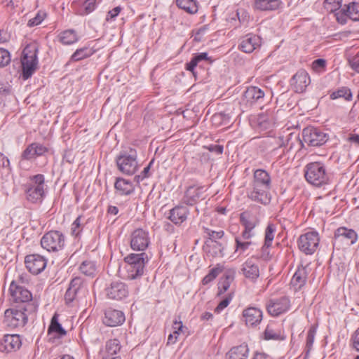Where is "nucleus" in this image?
<instances>
[{"label": "nucleus", "mask_w": 359, "mask_h": 359, "mask_svg": "<svg viewBox=\"0 0 359 359\" xmlns=\"http://www.w3.org/2000/svg\"><path fill=\"white\" fill-rule=\"evenodd\" d=\"M304 177L309 184L316 187L328 184L330 181V174L325 163L320 161L308 163L304 168Z\"/></svg>", "instance_id": "obj_1"}, {"label": "nucleus", "mask_w": 359, "mask_h": 359, "mask_svg": "<svg viewBox=\"0 0 359 359\" xmlns=\"http://www.w3.org/2000/svg\"><path fill=\"white\" fill-rule=\"evenodd\" d=\"M148 256L144 252L130 254L124 258L127 264V277L130 280L136 279L144 273V266L148 262Z\"/></svg>", "instance_id": "obj_2"}, {"label": "nucleus", "mask_w": 359, "mask_h": 359, "mask_svg": "<svg viewBox=\"0 0 359 359\" xmlns=\"http://www.w3.org/2000/svg\"><path fill=\"white\" fill-rule=\"evenodd\" d=\"M38 50L34 46L27 45L23 50L21 59L22 73V77L24 80L30 78L37 68Z\"/></svg>", "instance_id": "obj_3"}, {"label": "nucleus", "mask_w": 359, "mask_h": 359, "mask_svg": "<svg viewBox=\"0 0 359 359\" xmlns=\"http://www.w3.org/2000/svg\"><path fill=\"white\" fill-rule=\"evenodd\" d=\"M118 169L127 175H133L137 170V152L130 149L129 153L121 152L116 159Z\"/></svg>", "instance_id": "obj_4"}, {"label": "nucleus", "mask_w": 359, "mask_h": 359, "mask_svg": "<svg viewBox=\"0 0 359 359\" xmlns=\"http://www.w3.org/2000/svg\"><path fill=\"white\" fill-rule=\"evenodd\" d=\"M32 183L25 190L27 199L32 203L41 202L44 196L43 175L37 174L30 177Z\"/></svg>", "instance_id": "obj_5"}, {"label": "nucleus", "mask_w": 359, "mask_h": 359, "mask_svg": "<svg viewBox=\"0 0 359 359\" xmlns=\"http://www.w3.org/2000/svg\"><path fill=\"white\" fill-rule=\"evenodd\" d=\"M65 243L64 234L59 231H50L41 239V247L48 252H58L63 249Z\"/></svg>", "instance_id": "obj_6"}, {"label": "nucleus", "mask_w": 359, "mask_h": 359, "mask_svg": "<svg viewBox=\"0 0 359 359\" xmlns=\"http://www.w3.org/2000/svg\"><path fill=\"white\" fill-rule=\"evenodd\" d=\"M25 307L8 309L4 312V323L9 328L22 327L27 322V316L25 313Z\"/></svg>", "instance_id": "obj_7"}, {"label": "nucleus", "mask_w": 359, "mask_h": 359, "mask_svg": "<svg viewBox=\"0 0 359 359\" xmlns=\"http://www.w3.org/2000/svg\"><path fill=\"white\" fill-rule=\"evenodd\" d=\"M336 20L341 25H345L348 19L353 21H359V3L351 2L343 6L339 11L335 13Z\"/></svg>", "instance_id": "obj_8"}, {"label": "nucleus", "mask_w": 359, "mask_h": 359, "mask_svg": "<svg viewBox=\"0 0 359 359\" xmlns=\"http://www.w3.org/2000/svg\"><path fill=\"white\" fill-rule=\"evenodd\" d=\"M320 238L316 231H309L300 236L298 240L299 250L306 255H312L317 250Z\"/></svg>", "instance_id": "obj_9"}, {"label": "nucleus", "mask_w": 359, "mask_h": 359, "mask_svg": "<svg viewBox=\"0 0 359 359\" xmlns=\"http://www.w3.org/2000/svg\"><path fill=\"white\" fill-rule=\"evenodd\" d=\"M304 142L311 147H319L327 141V135L315 127H306L302 131Z\"/></svg>", "instance_id": "obj_10"}, {"label": "nucleus", "mask_w": 359, "mask_h": 359, "mask_svg": "<svg viewBox=\"0 0 359 359\" xmlns=\"http://www.w3.org/2000/svg\"><path fill=\"white\" fill-rule=\"evenodd\" d=\"M241 224L245 229L241 233L243 240H248L254 236L252 230L259 224V219L257 215L250 212L245 211L240 215Z\"/></svg>", "instance_id": "obj_11"}, {"label": "nucleus", "mask_w": 359, "mask_h": 359, "mask_svg": "<svg viewBox=\"0 0 359 359\" xmlns=\"http://www.w3.org/2000/svg\"><path fill=\"white\" fill-rule=\"evenodd\" d=\"M291 306L290 299L287 296L270 299L266 304L269 315L276 317L288 311Z\"/></svg>", "instance_id": "obj_12"}, {"label": "nucleus", "mask_w": 359, "mask_h": 359, "mask_svg": "<svg viewBox=\"0 0 359 359\" xmlns=\"http://www.w3.org/2000/svg\"><path fill=\"white\" fill-rule=\"evenodd\" d=\"M150 243L149 232L139 228L134 230L130 235V247L133 250L144 251Z\"/></svg>", "instance_id": "obj_13"}, {"label": "nucleus", "mask_w": 359, "mask_h": 359, "mask_svg": "<svg viewBox=\"0 0 359 359\" xmlns=\"http://www.w3.org/2000/svg\"><path fill=\"white\" fill-rule=\"evenodd\" d=\"M205 191L203 186H189L184 194L181 200L182 204L193 206L200 200L205 198L203 194Z\"/></svg>", "instance_id": "obj_14"}, {"label": "nucleus", "mask_w": 359, "mask_h": 359, "mask_svg": "<svg viewBox=\"0 0 359 359\" xmlns=\"http://www.w3.org/2000/svg\"><path fill=\"white\" fill-rule=\"evenodd\" d=\"M264 93L259 88L250 86L247 88L241 99V104L246 108L252 107L255 104H262L264 101Z\"/></svg>", "instance_id": "obj_15"}, {"label": "nucleus", "mask_w": 359, "mask_h": 359, "mask_svg": "<svg viewBox=\"0 0 359 359\" xmlns=\"http://www.w3.org/2000/svg\"><path fill=\"white\" fill-rule=\"evenodd\" d=\"M252 189L248 192V196L252 201L263 204H269L271 201L269 190L271 187L260 184H252Z\"/></svg>", "instance_id": "obj_16"}, {"label": "nucleus", "mask_w": 359, "mask_h": 359, "mask_svg": "<svg viewBox=\"0 0 359 359\" xmlns=\"http://www.w3.org/2000/svg\"><path fill=\"white\" fill-rule=\"evenodd\" d=\"M25 264L30 273L37 275L45 269L47 259L39 254H32L25 257Z\"/></svg>", "instance_id": "obj_17"}, {"label": "nucleus", "mask_w": 359, "mask_h": 359, "mask_svg": "<svg viewBox=\"0 0 359 359\" xmlns=\"http://www.w3.org/2000/svg\"><path fill=\"white\" fill-rule=\"evenodd\" d=\"M85 291L86 288L83 285V279L80 277H75L71 280L65 292V300L66 303H72L80 294L84 293Z\"/></svg>", "instance_id": "obj_18"}, {"label": "nucleus", "mask_w": 359, "mask_h": 359, "mask_svg": "<svg viewBox=\"0 0 359 359\" xmlns=\"http://www.w3.org/2000/svg\"><path fill=\"white\" fill-rule=\"evenodd\" d=\"M311 80L309 74L304 69H299L292 77L290 85L294 92L302 93L304 92L310 84Z\"/></svg>", "instance_id": "obj_19"}, {"label": "nucleus", "mask_w": 359, "mask_h": 359, "mask_svg": "<svg viewBox=\"0 0 359 359\" xmlns=\"http://www.w3.org/2000/svg\"><path fill=\"white\" fill-rule=\"evenodd\" d=\"M48 151V149L43 144L39 142L29 144L22 152L21 161H32L37 157L41 156Z\"/></svg>", "instance_id": "obj_20"}, {"label": "nucleus", "mask_w": 359, "mask_h": 359, "mask_svg": "<svg viewBox=\"0 0 359 359\" xmlns=\"http://www.w3.org/2000/svg\"><path fill=\"white\" fill-rule=\"evenodd\" d=\"M10 293L13 302L16 303H28L32 300V294L29 290L17 285L14 281L11 283Z\"/></svg>", "instance_id": "obj_21"}, {"label": "nucleus", "mask_w": 359, "mask_h": 359, "mask_svg": "<svg viewBox=\"0 0 359 359\" xmlns=\"http://www.w3.org/2000/svg\"><path fill=\"white\" fill-rule=\"evenodd\" d=\"M242 317L247 326L255 327L261 323L263 313L260 309L250 306L243 311Z\"/></svg>", "instance_id": "obj_22"}, {"label": "nucleus", "mask_w": 359, "mask_h": 359, "mask_svg": "<svg viewBox=\"0 0 359 359\" xmlns=\"http://www.w3.org/2000/svg\"><path fill=\"white\" fill-rule=\"evenodd\" d=\"M184 205L179 204L169 211L168 219L175 225H181L184 223L190 213L189 208Z\"/></svg>", "instance_id": "obj_23"}, {"label": "nucleus", "mask_w": 359, "mask_h": 359, "mask_svg": "<svg viewBox=\"0 0 359 359\" xmlns=\"http://www.w3.org/2000/svg\"><path fill=\"white\" fill-rule=\"evenodd\" d=\"M261 45V38L253 34H248L241 39L239 50L246 53H252Z\"/></svg>", "instance_id": "obj_24"}, {"label": "nucleus", "mask_w": 359, "mask_h": 359, "mask_svg": "<svg viewBox=\"0 0 359 359\" xmlns=\"http://www.w3.org/2000/svg\"><path fill=\"white\" fill-rule=\"evenodd\" d=\"M125 319V315L122 311L109 308L104 312L103 323L107 326L116 327L123 324Z\"/></svg>", "instance_id": "obj_25"}, {"label": "nucleus", "mask_w": 359, "mask_h": 359, "mask_svg": "<svg viewBox=\"0 0 359 359\" xmlns=\"http://www.w3.org/2000/svg\"><path fill=\"white\" fill-rule=\"evenodd\" d=\"M107 295L109 299L121 300L128 294L126 285L120 281L111 283L110 287L106 290Z\"/></svg>", "instance_id": "obj_26"}, {"label": "nucleus", "mask_w": 359, "mask_h": 359, "mask_svg": "<svg viewBox=\"0 0 359 359\" xmlns=\"http://www.w3.org/2000/svg\"><path fill=\"white\" fill-rule=\"evenodd\" d=\"M342 238L346 239L348 245H353L358 240V234L353 229L344 226L339 227L334 232L333 245L338 241H341Z\"/></svg>", "instance_id": "obj_27"}, {"label": "nucleus", "mask_w": 359, "mask_h": 359, "mask_svg": "<svg viewBox=\"0 0 359 359\" xmlns=\"http://www.w3.org/2000/svg\"><path fill=\"white\" fill-rule=\"evenodd\" d=\"M307 276L308 273L306 267L301 266L297 269L290 281V285L294 291H298L304 286Z\"/></svg>", "instance_id": "obj_28"}, {"label": "nucleus", "mask_w": 359, "mask_h": 359, "mask_svg": "<svg viewBox=\"0 0 359 359\" xmlns=\"http://www.w3.org/2000/svg\"><path fill=\"white\" fill-rule=\"evenodd\" d=\"M1 345L7 352L15 351L22 345L20 337L18 334H6L4 337Z\"/></svg>", "instance_id": "obj_29"}, {"label": "nucleus", "mask_w": 359, "mask_h": 359, "mask_svg": "<svg viewBox=\"0 0 359 359\" xmlns=\"http://www.w3.org/2000/svg\"><path fill=\"white\" fill-rule=\"evenodd\" d=\"M241 271L246 278L253 281L259 276V267L252 260L245 261L242 265Z\"/></svg>", "instance_id": "obj_30"}, {"label": "nucleus", "mask_w": 359, "mask_h": 359, "mask_svg": "<svg viewBox=\"0 0 359 359\" xmlns=\"http://www.w3.org/2000/svg\"><path fill=\"white\" fill-rule=\"evenodd\" d=\"M59 315L55 313L51 318L50 325L48 329V334L57 337H62L67 334V331L62 327L59 323Z\"/></svg>", "instance_id": "obj_31"}, {"label": "nucleus", "mask_w": 359, "mask_h": 359, "mask_svg": "<svg viewBox=\"0 0 359 359\" xmlns=\"http://www.w3.org/2000/svg\"><path fill=\"white\" fill-rule=\"evenodd\" d=\"M114 187L120 195H130L134 191V186L132 182L122 177L116 179Z\"/></svg>", "instance_id": "obj_32"}, {"label": "nucleus", "mask_w": 359, "mask_h": 359, "mask_svg": "<svg viewBox=\"0 0 359 359\" xmlns=\"http://www.w3.org/2000/svg\"><path fill=\"white\" fill-rule=\"evenodd\" d=\"M252 184H260L266 187H271V179L265 170L257 169L253 174V180Z\"/></svg>", "instance_id": "obj_33"}, {"label": "nucleus", "mask_w": 359, "mask_h": 359, "mask_svg": "<svg viewBox=\"0 0 359 359\" xmlns=\"http://www.w3.org/2000/svg\"><path fill=\"white\" fill-rule=\"evenodd\" d=\"M282 2L280 0H254V7L259 11H274L278 9Z\"/></svg>", "instance_id": "obj_34"}, {"label": "nucleus", "mask_w": 359, "mask_h": 359, "mask_svg": "<svg viewBox=\"0 0 359 359\" xmlns=\"http://www.w3.org/2000/svg\"><path fill=\"white\" fill-rule=\"evenodd\" d=\"M121 346L119 340L116 339H109L107 341L105 345V355L104 358H115L121 357L119 352L121 351Z\"/></svg>", "instance_id": "obj_35"}, {"label": "nucleus", "mask_w": 359, "mask_h": 359, "mask_svg": "<svg viewBox=\"0 0 359 359\" xmlns=\"http://www.w3.org/2000/svg\"><path fill=\"white\" fill-rule=\"evenodd\" d=\"M57 38L58 41L63 45H72L79 39L76 32L74 29H67L60 32Z\"/></svg>", "instance_id": "obj_36"}, {"label": "nucleus", "mask_w": 359, "mask_h": 359, "mask_svg": "<svg viewBox=\"0 0 359 359\" xmlns=\"http://www.w3.org/2000/svg\"><path fill=\"white\" fill-rule=\"evenodd\" d=\"M249 349L246 344L233 347L226 354L227 359H246Z\"/></svg>", "instance_id": "obj_37"}, {"label": "nucleus", "mask_w": 359, "mask_h": 359, "mask_svg": "<svg viewBox=\"0 0 359 359\" xmlns=\"http://www.w3.org/2000/svg\"><path fill=\"white\" fill-rule=\"evenodd\" d=\"M264 339L266 340H283L281 331L278 329L277 325L274 323L267 325L264 332Z\"/></svg>", "instance_id": "obj_38"}, {"label": "nucleus", "mask_w": 359, "mask_h": 359, "mask_svg": "<svg viewBox=\"0 0 359 359\" xmlns=\"http://www.w3.org/2000/svg\"><path fill=\"white\" fill-rule=\"evenodd\" d=\"M177 6L190 14H194L198 12V6L196 0H176Z\"/></svg>", "instance_id": "obj_39"}, {"label": "nucleus", "mask_w": 359, "mask_h": 359, "mask_svg": "<svg viewBox=\"0 0 359 359\" xmlns=\"http://www.w3.org/2000/svg\"><path fill=\"white\" fill-rule=\"evenodd\" d=\"M94 51L88 47H83L77 49L70 57L69 62H78L90 57Z\"/></svg>", "instance_id": "obj_40"}, {"label": "nucleus", "mask_w": 359, "mask_h": 359, "mask_svg": "<svg viewBox=\"0 0 359 359\" xmlns=\"http://www.w3.org/2000/svg\"><path fill=\"white\" fill-rule=\"evenodd\" d=\"M79 271L86 276L94 277L96 274L97 267L94 262L85 260L81 264Z\"/></svg>", "instance_id": "obj_41"}, {"label": "nucleus", "mask_w": 359, "mask_h": 359, "mask_svg": "<svg viewBox=\"0 0 359 359\" xmlns=\"http://www.w3.org/2000/svg\"><path fill=\"white\" fill-rule=\"evenodd\" d=\"M86 222H84V217L81 215L73 222L71 225V234L74 237H79L83 231Z\"/></svg>", "instance_id": "obj_42"}, {"label": "nucleus", "mask_w": 359, "mask_h": 359, "mask_svg": "<svg viewBox=\"0 0 359 359\" xmlns=\"http://www.w3.org/2000/svg\"><path fill=\"white\" fill-rule=\"evenodd\" d=\"M330 97L332 100L343 97L346 100L350 101L352 99V93L350 88L347 87H341L330 93Z\"/></svg>", "instance_id": "obj_43"}, {"label": "nucleus", "mask_w": 359, "mask_h": 359, "mask_svg": "<svg viewBox=\"0 0 359 359\" xmlns=\"http://www.w3.org/2000/svg\"><path fill=\"white\" fill-rule=\"evenodd\" d=\"M233 277L230 274H225L220 279L218 283V295H221L226 292L231 285V283L233 281Z\"/></svg>", "instance_id": "obj_44"}, {"label": "nucleus", "mask_w": 359, "mask_h": 359, "mask_svg": "<svg viewBox=\"0 0 359 359\" xmlns=\"http://www.w3.org/2000/svg\"><path fill=\"white\" fill-rule=\"evenodd\" d=\"M223 271V267L217 264L215 267L210 270L209 273L203 278L202 284L205 285L215 280L219 274Z\"/></svg>", "instance_id": "obj_45"}, {"label": "nucleus", "mask_w": 359, "mask_h": 359, "mask_svg": "<svg viewBox=\"0 0 359 359\" xmlns=\"http://www.w3.org/2000/svg\"><path fill=\"white\" fill-rule=\"evenodd\" d=\"M342 0H324V8L330 13L334 14L339 11L343 6L341 4Z\"/></svg>", "instance_id": "obj_46"}, {"label": "nucleus", "mask_w": 359, "mask_h": 359, "mask_svg": "<svg viewBox=\"0 0 359 359\" xmlns=\"http://www.w3.org/2000/svg\"><path fill=\"white\" fill-rule=\"evenodd\" d=\"M276 231V226L273 223L268 224L264 232V242L266 243L271 244L273 243L275 233Z\"/></svg>", "instance_id": "obj_47"}, {"label": "nucleus", "mask_w": 359, "mask_h": 359, "mask_svg": "<svg viewBox=\"0 0 359 359\" xmlns=\"http://www.w3.org/2000/svg\"><path fill=\"white\" fill-rule=\"evenodd\" d=\"M241 238L236 237L235 239L236 241V250L234 254L238 253V256L243 254L245 250H247L249 246L251 245L250 241H242Z\"/></svg>", "instance_id": "obj_48"}, {"label": "nucleus", "mask_w": 359, "mask_h": 359, "mask_svg": "<svg viewBox=\"0 0 359 359\" xmlns=\"http://www.w3.org/2000/svg\"><path fill=\"white\" fill-rule=\"evenodd\" d=\"M316 334V328L314 326L310 327L307 332L306 341V354H308L311 350L314 341V338Z\"/></svg>", "instance_id": "obj_49"}, {"label": "nucleus", "mask_w": 359, "mask_h": 359, "mask_svg": "<svg viewBox=\"0 0 359 359\" xmlns=\"http://www.w3.org/2000/svg\"><path fill=\"white\" fill-rule=\"evenodd\" d=\"M46 17V12L39 11L34 18L30 19L28 21L27 25L29 27L36 26V25L41 24V22L45 19Z\"/></svg>", "instance_id": "obj_50"}, {"label": "nucleus", "mask_w": 359, "mask_h": 359, "mask_svg": "<svg viewBox=\"0 0 359 359\" xmlns=\"http://www.w3.org/2000/svg\"><path fill=\"white\" fill-rule=\"evenodd\" d=\"M326 60L325 59H317L312 62V69L313 71L320 73L325 71Z\"/></svg>", "instance_id": "obj_51"}, {"label": "nucleus", "mask_w": 359, "mask_h": 359, "mask_svg": "<svg viewBox=\"0 0 359 359\" xmlns=\"http://www.w3.org/2000/svg\"><path fill=\"white\" fill-rule=\"evenodd\" d=\"M10 62V53L4 48H0V67H4L8 65Z\"/></svg>", "instance_id": "obj_52"}, {"label": "nucleus", "mask_w": 359, "mask_h": 359, "mask_svg": "<svg viewBox=\"0 0 359 359\" xmlns=\"http://www.w3.org/2000/svg\"><path fill=\"white\" fill-rule=\"evenodd\" d=\"M83 12L82 15H88L96 8V0H86L83 4Z\"/></svg>", "instance_id": "obj_53"}, {"label": "nucleus", "mask_w": 359, "mask_h": 359, "mask_svg": "<svg viewBox=\"0 0 359 359\" xmlns=\"http://www.w3.org/2000/svg\"><path fill=\"white\" fill-rule=\"evenodd\" d=\"M231 299H232V295L231 294H229L227 297H226L223 300H222L219 303V304L215 309V312L217 313H220L226 307L228 306V305L231 302Z\"/></svg>", "instance_id": "obj_54"}, {"label": "nucleus", "mask_w": 359, "mask_h": 359, "mask_svg": "<svg viewBox=\"0 0 359 359\" xmlns=\"http://www.w3.org/2000/svg\"><path fill=\"white\" fill-rule=\"evenodd\" d=\"M153 162H154V159L151 160L150 161V163H149V165L144 168L143 171L141 172L140 175L135 176L134 180L135 182L139 183L140 181H142L144 179H145V178H147V177H148L149 176V172L151 165L153 163Z\"/></svg>", "instance_id": "obj_55"}, {"label": "nucleus", "mask_w": 359, "mask_h": 359, "mask_svg": "<svg viewBox=\"0 0 359 359\" xmlns=\"http://www.w3.org/2000/svg\"><path fill=\"white\" fill-rule=\"evenodd\" d=\"M205 233L208 236L209 238L213 241H216L217 239H220L224 236V231H215L210 230L209 229H205Z\"/></svg>", "instance_id": "obj_56"}, {"label": "nucleus", "mask_w": 359, "mask_h": 359, "mask_svg": "<svg viewBox=\"0 0 359 359\" xmlns=\"http://www.w3.org/2000/svg\"><path fill=\"white\" fill-rule=\"evenodd\" d=\"M271 244L264 243L260 250V257L264 259H269L271 257L270 248Z\"/></svg>", "instance_id": "obj_57"}, {"label": "nucleus", "mask_w": 359, "mask_h": 359, "mask_svg": "<svg viewBox=\"0 0 359 359\" xmlns=\"http://www.w3.org/2000/svg\"><path fill=\"white\" fill-rule=\"evenodd\" d=\"M121 11V8L120 6H116L111 11H109L107 15L106 20L109 21V20L114 19L119 14Z\"/></svg>", "instance_id": "obj_58"}, {"label": "nucleus", "mask_w": 359, "mask_h": 359, "mask_svg": "<svg viewBox=\"0 0 359 359\" xmlns=\"http://www.w3.org/2000/svg\"><path fill=\"white\" fill-rule=\"evenodd\" d=\"M205 148L211 151L215 152L217 154H222L223 152L224 147L222 145L219 144H210L208 147H205Z\"/></svg>", "instance_id": "obj_59"}, {"label": "nucleus", "mask_w": 359, "mask_h": 359, "mask_svg": "<svg viewBox=\"0 0 359 359\" xmlns=\"http://www.w3.org/2000/svg\"><path fill=\"white\" fill-rule=\"evenodd\" d=\"M348 65L353 70L359 73V57H354L349 59Z\"/></svg>", "instance_id": "obj_60"}, {"label": "nucleus", "mask_w": 359, "mask_h": 359, "mask_svg": "<svg viewBox=\"0 0 359 359\" xmlns=\"http://www.w3.org/2000/svg\"><path fill=\"white\" fill-rule=\"evenodd\" d=\"M184 326L182 325V321H177V320L173 322L172 329L175 334H180L182 332V329Z\"/></svg>", "instance_id": "obj_61"}, {"label": "nucleus", "mask_w": 359, "mask_h": 359, "mask_svg": "<svg viewBox=\"0 0 359 359\" xmlns=\"http://www.w3.org/2000/svg\"><path fill=\"white\" fill-rule=\"evenodd\" d=\"M198 64V62L194 59V57H192L190 62L187 63L186 69L194 74V69Z\"/></svg>", "instance_id": "obj_62"}, {"label": "nucleus", "mask_w": 359, "mask_h": 359, "mask_svg": "<svg viewBox=\"0 0 359 359\" xmlns=\"http://www.w3.org/2000/svg\"><path fill=\"white\" fill-rule=\"evenodd\" d=\"M10 165L8 158L3 154L0 153V166L3 168H7Z\"/></svg>", "instance_id": "obj_63"}, {"label": "nucleus", "mask_w": 359, "mask_h": 359, "mask_svg": "<svg viewBox=\"0 0 359 359\" xmlns=\"http://www.w3.org/2000/svg\"><path fill=\"white\" fill-rule=\"evenodd\" d=\"M348 142L354 144L355 146H359V135L358 134H350L348 138Z\"/></svg>", "instance_id": "obj_64"}]
</instances>
